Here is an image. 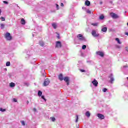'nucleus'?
<instances>
[{
	"instance_id": "nucleus-1",
	"label": "nucleus",
	"mask_w": 128,
	"mask_h": 128,
	"mask_svg": "<svg viewBox=\"0 0 128 128\" xmlns=\"http://www.w3.org/2000/svg\"><path fill=\"white\" fill-rule=\"evenodd\" d=\"M5 38L7 40H12V37L10 36V34L7 32L5 34Z\"/></svg>"
},
{
	"instance_id": "nucleus-2",
	"label": "nucleus",
	"mask_w": 128,
	"mask_h": 128,
	"mask_svg": "<svg viewBox=\"0 0 128 128\" xmlns=\"http://www.w3.org/2000/svg\"><path fill=\"white\" fill-rule=\"evenodd\" d=\"M62 47V42L60 41H58L56 42V48H61Z\"/></svg>"
},
{
	"instance_id": "nucleus-3",
	"label": "nucleus",
	"mask_w": 128,
	"mask_h": 128,
	"mask_svg": "<svg viewBox=\"0 0 128 128\" xmlns=\"http://www.w3.org/2000/svg\"><path fill=\"white\" fill-rule=\"evenodd\" d=\"M50 84V79L47 78L45 80L44 83V86H48Z\"/></svg>"
},
{
	"instance_id": "nucleus-4",
	"label": "nucleus",
	"mask_w": 128,
	"mask_h": 128,
	"mask_svg": "<svg viewBox=\"0 0 128 128\" xmlns=\"http://www.w3.org/2000/svg\"><path fill=\"white\" fill-rule=\"evenodd\" d=\"M92 34L94 38H98L100 36V34H96V30H93Z\"/></svg>"
},
{
	"instance_id": "nucleus-5",
	"label": "nucleus",
	"mask_w": 128,
	"mask_h": 128,
	"mask_svg": "<svg viewBox=\"0 0 128 128\" xmlns=\"http://www.w3.org/2000/svg\"><path fill=\"white\" fill-rule=\"evenodd\" d=\"M64 80L66 82L67 86H70V78L68 77H65L64 78Z\"/></svg>"
},
{
	"instance_id": "nucleus-6",
	"label": "nucleus",
	"mask_w": 128,
	"mask_h": 128,
	"mask_svg": "<svg viewBox=\"0 0 128 128\" xmlns=\"http://www.w3.org/2000/svg\"><path fill=\"white\" fill-rule=\"evenodd\" d=\"M112 18L114 20H118V18H120V16L114 13H112Z\"/></svg>"
},
{
	"instance_id": "nucleus-7",
	"label": "nucleus",
	"mask_w": 128,
	"mask_h": 128,
	"mask_svg": "<svg viewBox=\"0 0 128 128\" xmlns=\"http://www.w3.org/2000/svg\"><path fill=\"white\" fill-rule=\"evenodd\" d=\"M96 54L98 56H101L102 58H104V52H96Z\"/></svg>"
},
{
	"instance_id": "nucleus-8",
	"label": "nucleus",
	"mask_w": 128,
	"mask_h": 128,
	"mask_svg": "<svg viewBox=\"0 0 128 128\" xmlns=\"http://www.w3.org/2000/svg\"><path fill=\"white\" fill-rule=\"evenodd\" d=\"M92 84L93 86H96V88L98 86V81H96V79H94V80L92 82Z\"/></svg>"
},
{
	"instance_id": "nucleus-9",
	"label": "nucleus",
	"mask_w": 128,
	"mask_h": 128,
	"mask_svg": "<svg viewBox=\"0 0 128 128\" xmlns=\"http://www.w3.org/2000/svg\"><path fill=\"white\" fill-rule=\"evenodd\" d=\"M97 116H98V118L101 120H104L105 118L104 116L102 114H98Z\"/></svg>"
},
{
	"instance_id": "nucleus-10",
	"label": "nucleus",
	"mask_w": 128,
	"mask_h": 128,
	"mask_svg": "<svg viewBox=\"0 0 128 128\" xmlns=\"http://www.w3.org/2000/svg\"><path fill=\"white\" fill-rule=\"evenodd\" d=\"M78 38H79V40L81 41L84 40V36L80 34L78 36Z\"/></svg>"
},
{
	"instance_id": "nucleus-11",
	"label": "nucleus",
	"mask_w": 128,
	"mask_h": 128,
	"mask_svg": "<svg viewBox=\"0 0 128 128\" xmlns=\"http://www.w3.org/2000/svg\"><path fill=\"white\" fill-rule=\"evenodd\" d=\"M58 79L60 80L61 82H62V80H64V75H62V74H60L58 76Z\"/></svg>"
},
{
	"instance_id": "nucleus-12",
	"label": "nucleus",
	"mask_w": 128,
	"mask_h": 128,
	"mask_svg": "<svg viewBox=\"0 0 128 128\" xmlns=\"http://www.w3.org/2000/svg\"><path fill=\"white\" fill-rule=\"evenodd\" d=\"M85 5L86 6H90V2L88 0H86V1L85 2Z\"/></svg>"
},
{
	"instance_id": "nucleus-13",
	"label": "nucleus",
	"mask_w": 128,
	"mask_h": 128,
	"mask_svg": "<svg viewBox=\"0 0 128 128\" xmlns=\"http://www.w3.org/2000/svg\"><path fill=\"white\" fill-rule=\"evenodd\" d=\"M52 26L54 28V30H56L58 28V26L56 25V24L54 23L52 24Z\"/></svg>"
},
{
	"instance_id": "nucleus-14",
	"label": "nucleus",
	"mask_w": 128,
	"mask_h": 128,
	"mask_svg": "<svg viewBox=\"0 0 128 128\" xmlns=\"http://www.w3.org/2000/svg\"><path fill=\"white\" fill-rule=\"evenodd\" d=\"M21 24H22V26L26 25V20H24V18L22 19L21 20Z\"/></svg>"
},
{
	"instance_id": "nucleus-15",
	"label": "nucleus",
	"mask_w": 128,
	"mask_h": 128,
	"mask_svg": "<svg viewBox=\"0 0 128 128\" xmlns=\"http://www.w3.org/2000/svg\"><path fill=\"white\" fill-rule=\"evenodd\" d=\"M102 32H108V28L106 27H105L102 30Z\"/></svg>"
},
{
	"instance_id": "nucleus-16",
	"label": "nucleus",
	"mask_w": 128,
	"mask_h": 128,
	"mask_svg": "<svg viewBox=\"0 0 128 128\" xmlns=\"http://www.w3.org/2000/svg\"><path fill=\"white\" fill-rule=\"evenodd\" d=\"M116 42H117L118 44H122V42H120V38H116L115 39Z\"/></svg>"
},
{
	"instance_id": "nucleus-17",
	"label": "nucleus",
	"mask_w": 128,
	"mask_h": 128,
	"mask_svg": "<svg viewBox=\"0 0 128 128\" xmlns=\"http://www.w3.org/2000/svg\"><path fill=\"white\" fill-rule=\"evenodd\" d=\"M86 116H87L88 118H90V112H87L86 114Z\"/></svg>"
},
{
	"instance_id": "nucleus-18",
	"label": "nucleus",
	"mask_w": 128,
	"mask_h": 128,
	"mask_svg": "<svg viewBox=\"0 0 128 128\" xmlns=\"http://www.w3.org/2000/svg\"><path fill=\"white\" fill-rule=\"evenodd\" d=\"M100 20H104V15L100 16Z\"/></svg>"
},
{
	"instance_id": "nucleus-19",
	"label": "nucleus",
	"mask_w": 128,
	"mask_h": 128,
	"mask_svg": "<svg viewBox=\"0 0 128 128\" xmlns=\"http://www.w3.org/2000/svg\"><path fill=\"white\" fill-rule=\"evenodd\" d=\"M10 88H14V86H16V84H14V83H11L10 84Z\"/></svg>"
},
{
	"instance_id": "nucleus-20",
	"label": "nucleus",
	"mask_w": 128,
	"mask_h": 128,
	"mask_svg": "<svg viewBox=\"0 0 128 128\" xmlns=\"http://www.w3.org/2000/svg\"><path fill=\"white\" fill-rule=\"evenodd\" d=\"M116 48H118V50H120V48H122V46H120V45H116Z\"/></svg>"
},
{
	"instance_id": "nucleus-21",
	"label": "nucleus",
	"mask_w": 128,
	"mask_h": 128,
	"mask_svg": "<svg viewBox=\"0 0 128 128\" xmlns=\"http://www.w3.org/2000/svg\"><path fill=\"white\" fill-rule=\"evenodd\" d=\"M0 28H2V30H4V24H0Z\"/></svg>"
},
{
	"instance_id": "nucleus-22",
	"label": "nucleus",
	"mask_w": 128,
	"mask_h": 128,
	"mask_svg": "<svg viewBox=\"0 0 128 128\" xmlns=\"http://www.w3.org/2000/svg\"><path fill=\"white\" fill-rule=\"evenodd\" d=\"M38 96H42V92L41 91H38Z\"/></svg>"
},
{
	"instance_id": "nucleus-23",
	"label": "nucleus",
	"mask_w": 128,
	"mask_h": 128,
	"mask_svg": "<svg viewBox=\"0 0 128 128\" xmlns=\"http://www.w3.org/2000/svg\"><path fill=\"white\" fill-rule=\"evenodd\" d=\"M76 123H78V116H76Z\"/></svg>"
},
{
	"instance_id": "nucleus-24",
	"label": "nucleus",
	"mask_w": 128,
	"mask_h": 128,
	"mask_svg": "<svg viewBox=\"0 0 128 128\" xmlns=\"http://www.w3.org/2000/svg\"><path fill=\"white\" fill-rule=\"evenodd\" d=\"M40 46H44V42H40Z\"/></svg>"
},
{
	"instance_id": "nucleus-25",
	"label": "nucleus",
	"mask_w": 128,
	"mask_h": 128,
	"mask_svg": "<svg viewBox=\"0 0 128 128\" xmlns=\"http://www.w3.org/2000/svg\"><path fill=\"white\" fill-rule=\"evenodd\" d=\"M6 66H10V62H7Z\"/></svg>"
},
{
	"instance_id": "nucleus-26",
	"label": "nucleus",
	"mask_w": 128,
	"mask_h": 128,
	"mask_svg": "<svg viewBox=\"0 0 128 128\" xmlns=\"http://www.w3.org/2000/svg\"><path fill=\"white\" fill-rule=\"evenodd\" d=\"M6 110L2 108H0V112H6Z\"/></svg>"
},
{
	"instance_id": "nucleus-27",
	"label": "nucleus",
	"mask_w": 128,
	"mask_h": 128,
	"mask_svg": "<svg viewBox=\"0 0 128 128\" xmlns=\"http://www.w3.org/2000/svg\"><path fill=\"white\" fill-rule=\"evenodd\" d=\"M92 26H98V23L92 24Z\"/></svg>"
},
{
	"instance_id": "nucleus-28",
	"label": "nucleus",
	"mask_w": 128,
	"mask_h": 128,
	"mask_svg": "<svg viewBox=\"0 0 128 128\" xmlns=\"http://www.w3.org/2000/svg\"><path fill=\"white\" fill-rule=\"evenodd\" d=\"M21 124H22V126H26V122H24V121H21Z\"/></svg>"
},
{
	"instance_id": "nucleus-29",
	"label": "nucleus",
	"mask_w": 128,
	"mask_h": 128,
	"mask_svg": "<svg viewBox=\"0 0 128 128\" xmlns=\"http://www.w3.org/2000/svg\"><path fill=\"white\" fill-rule=\"evenodd\" d=\"M86 46L84 45V46H82V50H86Z\"/></svg>"
},
{
	"instance_id": "nucleus-30",
	"label": "nucleus",
	"mask_w": 128,
	"mask_h": 128,
	"mask_svg": "<svg viewBox=\"0 0 128 128\" xmlns=\"http://www.w3.org/2000/svg\"><path fill=\"white\" fill-rule=\"evenodd\" d=\"M1 20H2V22H6V18L4 17H2Z\"/></svg>"
},
{
	"instance_id": "nucleus-31",
	"label": "nucleus",
	"mask_w": 128,
	"mask_h": 128,
	"mask_svg": "<svg viewBox=\"0 0 128 128\" xmlns=\"http://www.w3.org/2000/svg\"><path fill=\"white\" fill-rule=\"evenodd\" d=\"M102 92H108V89H106V88H104V89H103Z\"/></svg>"
},
{
	"instance_id": "nucleus-32",
	"label": "nucleus",
	"mask_w": 128,
	"mask_h": 128,
	"mask_svg": "<svg viewBox=\"0 0 128 128\" xmlns=\"http://www.w3.org/2000/svg\"><path fill=\"white\" fill-rule=\"evenodd\" d=\"M51 120H52V122H56V118H51Z\"/></svg>"
},
{
	"instance_id": "nucleus-33",
	"label": "nucleus",
	"mask_w": 128,
	"mask_h": 128,
	"mask_svg": "<svg viewBox=\"0 0 128 128\" xmlns=\"http://www.w3.org/2000/svg\"><path fill=\"white\" fill-rule=\"evenodd\" d=\"M110 82L111 84H112V77L111 76H110Z\"/></svg>"
},
{
	"instance_id": "nucleus-34",
	"label": "nucleus",
	"mask_w": 128,
	"mask_h": 128,
	"mask_svg": "<svg viewBox=\"0 0 128 128\" xmlns=\"http://www.w3.org/2000/svg\"><path fill=\"white\" fill-rule=\"evenodd\" d=\"M42 98L45 100V102H46V98H44V96H42Z\"/></svg>"
},
{
	"instance_id": "nucleus-35",
	"label": "nucleus",
	"mask_w": 128,
	"mask_h": 128,
	"mask_svg": "<svg viewBox=\"0 0 128 128\" xmlns=\"http://www.w3.org/2000/svg\"><path fill=\"white\" fill-rule=\"evenodd\" d=\"M4 4H8V2H6V1H4L3 2Z\"/></svg>"
},
{
	"instance_id": "nucleus-36",
	"label": "nucleus",
	"mask_w": 128,
	"mask_h": 128,
	"mask_svg": "<svg viewBox=\"0 0 128 128\" xmlns=\"http://www.w3.org/2000/svg\"><path fill=\"white\" fill-rule=\"evenodd\" d=\"M13 100H14V102H18V100L16 98H14Z\"/></svg>"
},
{
	"instance_id": "nucleus-37",
	"label": "nucleus",
	"mask_w": 128,
	"mask_h": 128,
	"mask_svg": "<svg viewBox=\"0 0 128 128\" xmlns=\"http://www.w3.org/2000/svg\"><path fill=\"white\" fill-rule=\"evenodd\" d=\"M80 72H86V70H80Z\"/></svg>"
},
{
	"instance_id": "nucleus-38",
	"label": "nucleus",
	"mask_w": 128,
	"mask_h": 128,
	"mask_svg": "<svg viewBox=\"0 0 128 128\" xmlns=\"http://www.w3.org/2000/svg\"><path fill=\"white\" fill-rule=\"evenodd\" d=\"M87 13H88V14H92V11H90V10H88V11H87Z\"/></svg>"
},
{
	"instance_id": "nucleus-39",
	"label": "nucleus",
	"mask_w": 128,
	"mask_h": 128,
	"mask_svg": "<svg viewBox=\"0 0 128 128\" xmlns=\"http://www.w3.org/2000/svg\"><path fill=\"white\" fill-rule=\"evenodd\" d=\"M57 38L60 39V34H58V36H57Z\"/></svg>"
},
{
	"instance_id": "nucleus-40",
	"label": "nucleus",
	"mask_w": 128,
	"mask_h": 128,
	"mask_svg": "<svg viewBox=\"0 0 128 128\" xmlns=\"http://www.w3.org/2000/svg\"><path fill=\"white\" fill-rule=\"evenodd\" d=\"M56 6L58 10V8L60 7V6L58 4H56Z\"/></svg>"
},
{
	"instance_id": "nucleus-41",
	"label": "nucleus",
	"mask_w": 128,
	"mask_h": 128,
	"mask_svg": "<svg viewBox=\"0 0 128 128\" xmlns=\"http://www.w3.org/2000/svg\"><path fill=\"white\" fill-rule=\"evenodd\" d=\"M61 6H62L63 8V6H64V4L63 3L61 4Z\"/></svg>"
},
{
	"instance_id": "nucleus-42",
	"label": "nucleus",
	"mask_w": 128,
	"mask_h": 128,
	"mask_svg": "<svg viewBox=\"0 0 128 128\" xmlns=\"http://www.w3.org/2000/svg\"><path fill=\"white\" fill-rule=\"evenodd\" d=\"M2 9H0V14H2Z\"/></svg>"
},
{
	"instance_id": "nucleus-43",
	"label": "nucleus",
	"mask_w": 128,
	"mask_h": 128,
	"mask_svg": "<svg viewBox=\"0 0 128 128\" xmlns=\"http://www.w3.org/2000/svg\"><path fill=\"white\" fill-rule=\"evenodd\" d=\"M34 112H36V108H34Z\"/></svg>"
},
{
	"instance_id": "nucleus-44",
	"label": "nucleus",
	"mask_w": 128,
	"mask_h": 128,
	"mask_svg": "<svg viewBox=\"0 0 128 128\" xmlns=\"http://www.w3.org/2000/svg\"><path fill=\"white\" fill-rule=\"evenodd\" d=\"M110 16H111L112 18V13H110Z\"/></svg>"
},
{
	"instance_id": "nucleus-45",
	"label": "nucleus",
	"mask_w": 128,
	"mask_h": 128,
	"mask_svg": "<svg viewBox=\"0 0 128 128\" xmlns=\"http://www.w3.org/2000/svg\"><path fill=\"white\" fill-rule=\"evenodd\" d=\"M125 34H126V36H128V32H126V33Z\"/></svg>"
},
{
	"instance_id": "nucleus-46",
	"label": "nucleus",
	"mask_w": 128,
	"mask_h": 128,
	"mask_svg": "<svg viewBox=\"0 0 128 128\" xmlns=\"http://www.w3.org/2000/svg\"><path fill=\"white\" fill-rule=\"evenodd\" d=\"M27 104H30V102L27 101Z\"/></svg>"
},
{
	"instance_id": "nucleus-47",
	"label": "nucleus",
	"mask_w": 128,
	"mask_h": 128,
	"mask_svg": "<svg viewBox=\"0 0 128 128\" xmlns=\"http://www.w3.org/2000/svg\"><path fill=\"white\" fill-rule=\"evenodd\" d=\"M112 82H114V78H112Z\"/></svg>"
}]
</instances>
